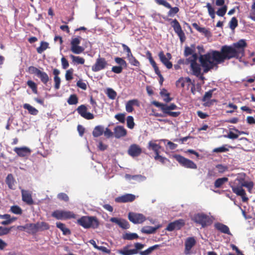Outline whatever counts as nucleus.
<instances>
[{"instance_id":"nucleus-35","label":"nucleus","mask_w":255,"mask_h":255,"mask_svg":"<svg viewBox=\"0 0 255 255\" xmlns=\"http://www.w3.org/2000/svg\"><path fill=\"white\" fill-rule=\"evenodd\" d=\"M70 57L71 58L72 62L74 64H84L85 63V59L83 57L74 56L72 54L70 55Z\"/></svg>"},{"instance_id":"nucleus-30","label":"nucleus","mask_w":255,"mask_h":255,"mask_svg":"<svg viewBox=\"0 0 255 255\" xmlns=\"http://www.w3.org/2000/svg\"><path fill=\"white\" fill-rule=\"evenodd\" d=\"M56 227L59 229L62 232L64 235H69L71 232L69 229L66 227V225L61 222L56 223Z\"/></svg>"},{"instance_id":"nucleus-5","label":"nucleus","mask_w":255,"mask_h":255,"mask_svg":"<svg viewBox=\"0 0 255 255\" xmlns=\"http://www.w3.org/2000/svg\"><path fill=\"white\" fill-rule=\"evenodd\" d=\"M163 18L165 20L170 21V24L178 36L181 42H184L186 40V36L178 21L176 19H172L165 16Z\"/></svg>"},{"instance_id":"nucleus-13","label":"nucleus","mask_w":255,"mask_h":255,"mask_svg":"<svg viewBox=\"0 0 255 255\" xmlns=\"http://www.w3.org/2000/svg\"><path fill=\"white\" fill-rule=\"evenodd\" d=\"M184 225V221L183 219H179L168 224L166 228V230L170 232L173 231L174 230H178L181 229Z\"/></svg>"},{"instance_id":"nucleus-51","label":"nucleus","mask_w":255,"mask_h":255,"mask_svg":"<svg viewBox=\"0 0 255 255\" xmlns=\"http://www.w3.org/2000/svg\"><path fill=\"white\" fill-rule=\"evenodd\" d=\"M74 69L72 68L67 70L65 74V79L67 81H71L73 79Z\"/></svg>"},{"instance_id":"nucleus-64","label":"nucleus","mask_w":255,"mask_h":255,"mask_svg":"<svg viewBox=\"0 0 255 255\" xmlns=\"http://www.w3.org/2000/svg\"><path fill=\"white\" fill-rule=\"evenodd\" d=\"M81 39L80 37L72 38L71 41V46L79 45L81 42Z\"/></svg>"},{"instance_id":"nucleus-49","label":"nucleus","mask_w":255,"mask_h":255,"mask_svg":"<svg viewBox=\"0 0 255 255\" xmlns=\"http://www.w3.org/2000/svg\"><path fill=\"white\" fill-rule=\"evenodd\" d=\"M227 10V6L223 5L219 8L216 12V14L219 16H224Z\"/></svg>"},{"instance_id":"nucleus-26","label":"nucleus","mask_w":255,"mask_h":255,"mask_svg":"<svg viewBox=\"0 0 255 255\" xmlns=\"http://www.w3.org/2000/svg\"><path fill=\"white\" fill-rule=\"evenodd\" d=\"M156 141H149L147 145V148L149 150L153 151L155 153V155L157 153H159V149L161 148V146L155 143Z\"/></svg>"},{"instance_id":"nucleus-32","label":"nucleus","mask_w":255,"mask_h":255,"mask_svg":"<svg viewBox=\"0 0 255 255\" xmlns=\"http://www.w3.org/2000/svg\"><path fill=\"white\" fill-rule=\"evenodd\" d=\"M228 178L226 177L218 178L214 182V187L216 188H221L225 183L228 181Z\"/></svg>"},{"instance_id":"nucleus-61","label":"nucleus","mask_w":255,"mask_h":255,"mask_svg":"<svg viewBox=\"0 0 255 255\" xmlns=\"http://www.w3.org/2000/svg\"><path fill=\"white\" fill-rule=\"evenodd\" d=\"M154 72L155 74L159 77V83L161 85H162L163 82L164 81V78L161 74V72L159 69L158 67L154 69Z\"/></svg>"},{"instance_id":"nucleus-36","label":"nucleus","mask_w":255,"mask_h":255,"mask_svg":"<svg viewBox=\"0 0 255 255\" xmlns=\"http://www.w3.org/2000/svg\"><path fill=\"white\" fill-rule=\"evenodd\" d=\"M24 109L27 110L28 113L32 115H36L38 113V111L33 107L28 104H24L23 105Z\"/></svg>"},{"instance_id":"nucleus-10","label":"nucleus","mask_w":255,"mask_h":255,"mask_svg":"<svg viewBox=\"0 0 255 255\" xmlns=\"http://www.w3.org/2000/svg\"><path fill=\"white\" fill-rule=\"evenodd\" d=\"M128 220L134 224H142L146 220V217L143 214L134 212H129Z\"/></svg>"},{"instance_id":"nucleus-6","label":"nucleus","mask_w":255,"mask_h":255,"mask_svg":"<svg viewBox=\"0 0 255 255\" xmlns=\"http://www.w3.org/2000/svg\"><path fill=\"white\" fill-rule=\"evenodd\" d=\"M52 216L57 220L75 219L76 215L71 211L57 210L52 212Z\"/></svg>"},{"instance_id":"nucleus-43","label":"nucleus","mask_w":255,"mask_h":255,"mask_svg":"<svg viewBox=\"0 0 255 255\" xmlns=\"http://www.w3.org/2000/svg\"><path fill=\"white\" fill-rule=\"evenodd\" d=\"M27 86L31 89L32 92L34 94H37L38 91H37V86L36 84L32 81V80H28L27 82Z\"/></svg>"},{"instance_id":"nucleus-9","label":"nucleus","mask_w":255,"mask_h":255,"mask_svg":"<svg viewBox=\"0 0 255 255\" xmlns=\"http://www.w3.org/2000/svg\"><path fill=\"white\" fill-rule=\"evenodd\" d=\"M155 2L158 5H162L170 9L167 13L168 16L173 17L179 11V8L178 7H172L170 4L166 0H155Z\"/></svg>"},{"instance_id":"nucleus-15","label":"nucleus","mask_w":255,"mask_h":255,"mask_svg":"<svg viewBox=\"0 0 255 255\" xmlns=\"http://www.w3.org/2000/svg\"><path fill=\"white\" fill-rule=\"evenodd\" d=\"M21 196L22 201L26 204L31 205L34 204V201L32 198V193L30 191L22 189Z\"/></svg>"},{"instance_id":"nucleus-31","label":"nucleus","mask_w":255,"mask_h":255,"mask_svg":"<svg viewBox=\"0 0 255 255\" xmlns=\"http://www.w3.org/2000/svg\"><path fill=\"white\" fill-rule=\"evenodd\" d=\"M38 225L36 224H27L23 227V229H27L29 233H35L38 231Z\"/></svg>"},{"instance_id":"nucleus-28","label":"nucleus","mask_w":255,"mask_h":255,"mask_svg":"<svg viewBox=\"0 0 255 255\" xmlns=\"http://www.w3.org/2000/svg\"><path fill=\"white\" fill-rule=\"evenodd\" d=\"M37 77H38L41 82L44 85H46L50 80V78L48 75L45 72L40 70Z\"/></svg>"},{"instance_id":"nucleus-12","label":"nucleus","mask_w":255,"mask_h":255,"mask_svg":"<svg viewBox=\"0 0 255 255\" xmlns=\"http://www.w3.org/2000/svg\"><path fill=\"white\" fill-rule=\"evenodd\" d=\"M78 114L86 120H92L94 118L93 114L87 112V108L84 105H81L77 109Z\"/></svg>"},{"instance_id":"nucleus-38","label":"nucleus","mask_w":255,"mask_h":255,"mask_svg":"<svg viewBox=\"0 0 255 255\" xmlns=\"http://www.w3.org/2000/svg\"><path fill=\"white\" fill-rule=\"evenodd\" d=\"M146 56L148 59L149 63L153 67V69L158 67L156 63L152 58L151 53L149 51H147L146 52Z\"/></svg>"},{"instance_id":"nucleus-3","label":"nucleus","mask_w":255,"mask_h":255,"mask_svg":"<svg viewBox=\"0 0 255 255\" xmlns=\"http://www.w3.org/2000/svg\"><path fill=\"white\" fill-rule=\"evenodd\" d=\"M243 175L238 176L231 184V187L233 192L242 198L244 202H247L249 198L246 196L245 190L243 189Z\"/></svg>"},{"instance_id":"nucleus-41","label":"nucleus","mask_w":255,"mask_h":255,"mask_svg":"<svg viewBox=\"0 0 255 255\" xmlns=\"http://www.w3.org/2000/svg\"><path fill=\"white\" fill-rule=\"evenodd\" d=\"M154 158L155 160L159 161L163 164H166L167 162H170V161L168 158L160 155L159 153H157L155 155Z\"/></svg>"},{"instance_id":"nucleus-21","label":"nucleus","mask_w":255,"mask_h":255,"mask_svg":"<svg viewBox=\"0 0 255 255\" xmlns=\"http://www.w3.org/2000/svg\"><path fill=\"white\" fill-rule=\"evenodd\" d=\"M215 229L222 233L231 235L229 228L221 223L217 222L214 224Z\"/></svg>"},{"instance_id":"nucleus-44","label":"nucleus","mask_w":255,"mask_h":255,"mask_svg":"<svg viewBox=\"0 0 255 255\" xmlns=\"http://www.w3.org/2000/svg\"><path fill=\"white\" fill-rule=\"evenodd\" d=\"M206 7L208 9V12L212 19H214L215 17V11L214 8L211 5L210 3L208 2L206 4Z\"/></svg>"},{"instance_id":"nucleus-52","label":"nucleus","mask_w":255,"mask_h":255,"mask_svg":"<svg viewBox=\"0 0 255 255\" xmlns=\"http://www.w3.org/2000/svg\"><path fill=\"white\" fill-rule=\"evenodd\" d=\"M10 211L13 214L17 215H21L22 213V209L17 205L11 206L10 208Z\"/></svg>"},{"instance_id":"nucleus-8","label":"nucleus","mask_w":255,"mask_h":255,"mask_svg":"<svg viewBox=\"0 0 255 255\" xmlns=\"http://www.w3.org/2000/svg\"><path fill=\"white\" fill-rule=\"evenodd\" d=\"M175 159L184 167L191 169H197V165L192 160L180 155H175Z\"/></svg>"},{"instance_id":"nucleus-60","label":"nucleus","mask_w":255,"mask_h":255,"mask_svg":"<svg viewBox=\"0 0 255 255\" xmlns=\"http://www.w3.org/2000/svg\"><path fill=\"white\" fill-rule=\"evenodd\" d=\"M11 228L12 227L8 228L0 226V236L5 235L8 234Z\"/></svg>"},{"instance_id":"nucleus-14","label":"nucleus","mask_w":255,"mask_h":255,"mask_svg":"<svg viewBox=\"0 0 255 255\" xmlns=\"http://www.w3.org/2000/svg\"><path fill=\"white\" fill-rule=\"evenodd\" d=\"M196 241L194 237H188L185 241L184 253L188 255L190 254L191 249L196 245Z\"/></svg>"},{"instance_id":"nucleus-20","label":"nucleus","mask_w":255,"mask_h":255,"mask_svg":"<svg viewBox=\"0 0 255 255\" xmlns=\"http://www.w3.org/2000/svg\"><path fill=\"white\" fill-rule=\"evenodd\" d=\"M158 56L161 63L168 69L172 68V63L166 58L163 51L158 53Z\"/></svg>"},{"instance_id":"nucleus-24","label":"nucleus","mask_w":255,"mask_h":255,"mask_svg":"<svg viewBox=\"0 0 255 255\" xmlns=\"http://www.w3.org/2000/svg\"><path fill=\"white\" fill-rule=\"evenodd\" d=\"M139 102L137 99H133L129 100L127 102L126 105V110L127 112L131 113L133 111V106H136L137 107L139 106Z\"/></svg>"},{"instance_id":"nucleus-2","label":"nucleus","mask_w":255,"mask_h":255,"mask_svg":"<svg viewBox=\"0 0 255 255\" xmlns=\"http://www.w3.org/2000/svg\"><path fill=\"white\" fill-rule=\"evenodd\" d=\"M134 249H129L132 246L131 244L127 245L123 249L119 250L118 253L122 255H134L139 254L140 255H149L155 250L160 247V245H155L149 247L145 251H141L145 246L144 244L136 242L134 243Z\"/></svg>"},{"instance_id":"nucleus-53","label":"nucleus","mask_w":255,"mask_h":255,"mask_svg":"<svg viewBox=\"0 0 255 255\" xmlns=\"http://www.w3.org/2000/svg\"><path fill=\"white\" fill-rule=\"evenodd\" d=\"M115 61L117 64L120 65V66H124L125 67H126L127 66V63L126 61L122 58L118 57H115Z\"/></svg>"},{"instance_id":"nucleus-45","label":"nucleus","mask_w":255,"mask_h":255,"mask_svg":"<svg viewBox=\"0 0 255 255\" xmlns=\"http://www.w3.org/2000/svg\"><path fill=\"white\" fill-rule=\"evenodd\" d=\"M106 94L107 95L108 97L112 100L115 99L117 95L116 92L113 89L110 88L107 89Z\"/></svg>"},{"instance_id":"nucleus-22","label":"nucleus","mask_w":255,"mask_h":255,"mask_svg":"<svg viewBox=\"0 0 255 255\" xmlns=\"http://www.w3.org/2000/svg\"><path fill=\"white\" fill-rule=\"evenodd\" d=\"M187 83L189 86L190 84H192V81L189 77H180L176 82V86L178 88H184L185 84Z\"/></svg>"},{"instance_id":"nucleus-17","label":"nucleus","mask_w":255,"mask_h":255,"mask_svg":"<svg viewBox=\"0 0 255 255\" xmlns=\"http://www.w3.org/2000/svg\"><path fill=\"white\" fill-rule=\"evenodd\" d=\"M142 152L141 148L136 144H131L128 151V154L132 157L139 156Z\"/></svg>"},{"instance_id":"nucleus-18","label":"nucleus","mask_w":255,"mask_h":255,"mask_svg":"<svg viewBox=\"0 0 255 255\" xmlns=\"http://www.w3.org/2000/svg\"><path fill=\"white\" fill-rule=\"evenodd\" d=\"M114 133L116 138H120L127 135V130L123 126H118L114 128Z\"/></svg>"},{"instance_id":"nucleus-4","label":"nucleus","mask_w":255,"mask_h":255,"mask_svg":"<svg viewBox=\"0 0 255 255\" xmlns=\"http://www.w3.org/2000/svg\"><path fill=\"white\" fill-rule=\"evenodd\" d=\"M77 223L85 229H97L99 222L95 216H82L77 220Z\"/></svg>"},{"instance_id":"nucleus-34","label":"nucleus","mask_w":255,"mask_h":255,"mask_svg":"<svg viewBox=\"0 0 255 255\" xmlns=\"http://www.w3.org/2000/svg\"><path fill=\"white\" fill-rule=\"evenodd\" d=\"M14 179L12 174H8L6 177L5 182L9 188L12 189L14 185Z\"/></svg>"},{"instance_id":"nucleus-48","label":"nucleus","mask_w":255,"mask_h":255,"mask_svg":"<svg viewBox=\"0 0 255 255\" xmlns=\"http://www.w3.org/2000/svg\"><path fill=\"white\" fill-rule=\"evenodd\" d=\"M216 168L217 169L219 173H223L228 170V167L227 165H224L221 164L216 165Z\"/></svg>"},{"instance_id":"nucleus-33","label":"nucleus","mask_w":255,"mask_h":255,"mask_svg":"<svg viewBox=\"0 0 255 255\" xmlns=\"http://www.w3.org/2000/svg\"><path fill=\"white\" fill-rule=\"evenodd\" d=\"M104 132V127L102 126H96L93 131V135L98 137L103 134Z\"/></svg>"},{"instance_id":"nucleus-57","label":"nucleus","mask_w":255,"mask_h":255,"mask_svg":"<svg viewBox=\"0 0 255 255\" xmlns=\"http://www.w3.org/2000/svg\"><path fill=\"white\" fill-rule=\"evenodd\" d=\"M191 46L193 47V49L188 46L185 47L184 50V55L185 56H188L194 53L195 50V46L194 45H191Z\"/></svg>"},{"instance_id":"nucleus-40","label":"nucleus","mask_w":255,"mask_h":255,"mask_svg":"<svg viewBox=\"0 0 255 255\" xmlns=\"http://www.w3.org/2000/svg\"><path fill=\"white\" fill-rule=\"evenodd\" d=\"M70 50L75 54H79L84 51V48L79 45L71 46Z\"/></svg>"},{"instance_id":"nucleus-47","label":"nucleus","mask_w":255,"mask_h":255,"mask_svg":"<svg viewBox=\"0 0 255 255\" xmlns=\"http://www.w3.org/2000/svg\"><path fill=\"white\" fill-rule=\"evenodd\" d=\"M127 125L128 128L130 129L133 128L135 124L134 122L133 118L132 116H128L127 118Z\"/></svg>"},{"instance_id":"nucleus-11","label":"nucleus","mask_w":255,"mask_h":255,"mask_svg":"<svg viewBox=\"0 0 255 255\" xmlns=\"http://www.w3.org/2000/svg\"><path fill=\"white\" fill-rule=\"evenodd\" d=\"M108 63L106 59L103 57H99L92 67V70L93 72H98L105 69Z\"/></svg>"},{"instance_id":"nucleus-39","label":"nucleus","mask_w":255,"mask_h":255,"mask_svg":"<svg viewBox=\"0 0 255 255\" xmlns=\"http://www.w3.org/2000/svg\"><path fill=\"white\" fill-rule=\"evenodd\" d=\"M49 44L47 42L41 41L39 47L36 49L37 53L41 54L44 50L48 47Z\"/></svg>"},{"instance_id":"nucleus-54","label":"nucleus","mask_w":255,"mask_h":255,"mask_svg":"<svg viewBox=\"0 0 255 255\" xmlns=\"http://www.w3.org/2000/svg\"><path fill=\"white\" fill-rule=\"evenodd\" d=\"M119 227L123 229H128L130 228V225L126 220L122 219Z\"/></svg>"},{"instance_id":"nucleus-23","label":"nucleus","mask_w":255,"mask_h":255,"mask_svg":"<svg viewBox=\"0 0 255 255\" xmlns=\"http://www.w3.org/2000/svg\"><path fill=\"white\" fill-rule=\"evenodd\" d=\"M190 63L191 70L192 72L193 75L198 77L201 75V69L202 67L201 64L199 65L197 62H191Z\"/></svg>"},{"instance_id":"nucleus-27","label":"nucleus","mask_w":255,"mask_h":255,"mask_svg":"<svg viewBox=\"0 0 255 255\" xmlns=\"http://www.w3.org/2000/svg\"><path fill=\"white\" fill-rule=\"evenodd\" d=\"M138 238V235L135 233L126 232L122 235V239L124 240L132 241Z\"/></svg>"},{"instance_id":"nucleus-55","label":"nucleus","mask_w":255,"mask_h":255,"mask_svg":"<svg viewBox=\"0 0 255 255\" xmlns=\"http://www.w3.org/2000/svg\"><path fill=\"white\" fill-rule=\"evenodd\" d=\"M125 113H119L115 116V118L121 123H124L126 119Z\"/></svg>"},{"instance_id":"nucleus-42","label":"nucleus","mask_w":255,"mask_h":255,"mask_svg":"<svg viewBox=\"0 0 255 255\" xmlns=\"http://www.w3.org/2000/svg\"><path fill=\"white\" fill-rule=\"evenodd\" d=\"M78 102V99L76 94L71 95L67 100V103L70 105H76Z\"/></svg>"},{"instance_id":"nucleus-19","label":"nucleus","mask_w":255,"mask_h":255,"mask_svg":"<svg viewBox=\"0 0 255 255\" xmlns=\"http://www.w3.org/2000/svg\"><path fill=\"white\" fill-rule=\"evenodd\" d=\"M13 151L20 157L27 156L31 153V150L26 146L21 147H16L13 149Z\"/></svg>"},{"instance_id":"nucleus-46","label":"nucleus","mask_w":255,"mask_h":255,"mask_svg":"<svg viewBox=\"0 0 255 255\" xmlns=\"http://www.w3.org/2000/svg\"><path fill=\"white\" fill-rule=\"evenodd\" d=\"M230 28L234 30L238 25V21L236 17H233L229 23Z\"/></svg>"},{"instance_id":"nucleus-50","label":"nucleus","mask_w":255,"mask_h":255,"mask_svg":"<svg viewBox=\"0 0 255 255\" xmlns=\"http://www.w3.org/2000/svg\"><path fill=\"white\" fill-rule=\"evenodd\" d=\"M245 175V174H244ZM243 187H246L248 189L249 192H251L253 188L254 184L253 182H247L244 178V176H243Z\"/></svg>"},{"instance_id":"nucleus-59","label":"nucleus","mask_w":255,"mask_h":255,"mask_svg":"<svg viewBox=\"0 0 255 255\" xmlns=\"http://www.w3.org/2000/svg\"><path fill=\"white\" fill-rule=\"evenodd\" d=\"M40 70L38 68H37L35 67H34L33 66H31L28 67V72L32 74H35L36 76L38 75V73L39 72Z\"/></svg>"},{"instance_id":"nucleus-63","label":"nucleus","mask_w":255,"mask_h":255,"mask_svg":"<svg viewBox=\"0 0 255 255\" xmlns=\"http://www.w3.org/2000/svg\"><path fill=\"white\" fill-rule=\"evenodd\" d=\"M54 88L55 90H58L60 87L61 79L59 77H54Z\"/></svg>"},{"instance_id":"nucleus-7","label":"nucleus","mask_w":255,"mask_h":255,"mask_svg":"<svg viewBox=\"0 0 255 255\" xmlns=\"http://www.w3.org/2000/svg\"><path fill=\"white\" fill-rule=\"evenodd\" d=\"M192 220L197 224L201 225L203 228L210 225L212 223L210 218L204 213L195 214Z\"/></svg>"},{"instance_id":"nucleus-56","label":"nucleus","mask_w":255,"mask_h":255,"mask_svg":"<svg viewBox=\"0 0 255 255\" xmlns=\"http://www.w3.org/2000/svg\"><path fill=\"white\" fill-rule=\"evenodd\" d=\"M38 230H44L49 229V225L47 223L42 222L41 223H37Z\"/></svg>"},{"instance_id":"nucleus-29","label":"nucleus","mask_w":255,"mask_h":255,"mask_svg":"<svg viewBox=\"0 0 255 255\" xmlns=\"http://www.w3.org/2000/svg\"><path fill=\"white\" fill-rule=\"evenodd\" d=\"M192 26L198 32L203 34L206 36H207L210 34V32L209 29L206 28L205 27H201L199 26L197 23H192Z\"/></svg>"},{"instance_id":"nucleus-62","label":"nucleus","mask_w":255,"mask_h":255,"mask_svg":"<svg viewBox=\"0 0 255 255\" xmlns=\"http://www.w3.org/2000/svg\"><path fill=\"white\" fill-rule=\"evenodd\" d=\"M226 146V145L221 147L215 148L213 150V152L216 153L227 152L229 150V149L225 147Z\"/></svg>"},{"instance_id":"nucleus-25","label":"nucleus","mask_w":255,"mask_h":255,"mask_svg":"<svg viewBox=\"0 0 255 255\" xmlns=\"http://www.w3.org/2000/svg\"><path fill=\"white\" fill-rule=\"evenodd\" d=\"M214 90H210L209 91L205 93L204 95L202 101L205 102L204 105L206 107H209L212 105V102H209V100L211 98Z\"/></svg>"},{"instance_id":"nucleus-58","label":"nucleus","mask_w":255,"mask_h":255,"mask_svg":"<svg viewBox=\"0 0 255 255\" xmlns=\"http://www.w3.org/2000/svg\"><path fill=\"white\" fill-rule=\"evenodd\" d=\"M128 60L131 65L136 67H139L140 65L139 62L135 58L134 56H133L132 57L130 58Z\"/></svg>"},{"instance_id":"nucleus-1","label":"nucleus","mask_w":255,"mask_h":255,"mask_svg":"<svg viewBox=\"0 0 255 255\" xmlns=\"http://www.w3.org/2000/svg\"><path fill=\"white\" fill-rule=\"evenodd\" d=\"M247 43L244 39H241L232 45H225L221 47L220 51L211 50L204 55H200L199 61L203 69V72L207 73L215 68L218 65L233 58L241 59L245 56V48Z\"/></svg>"},{"instance_id":"nucleus-16","label":"nucleus","mask_w":255,"mask_h":255,"mask_svg":"<svg viewBox=\"0 0 255 255\" xmlns=\"http://www.w3.org/2000/svg\"><path fill=\"white\" fill-rule=\"evenodd\" d=\"M135 199V195L131 194H126L115 198L117 203H127L133 201Z\"/></svg>"},{"instance_id":"nucleus-37","label":"nucleus","mask_w":255,"mask_h":255,"mask_svg":"<svg viewBox=\"0 0 255 255\" xmlns=\"http://www.w3.org/2000/svg\"><path fill=\"white\" fill-rule=\"evenodd\" d=\"M157 229V227L145 226L142 228V229H141V232L144 234H150L154 233Z\"/></svg>"}]
</instances>
